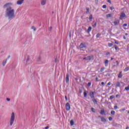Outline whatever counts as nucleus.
I'll use <instances>...</instances> for the list:
<instances>
[{
	"mask_svg": "<svg viewBox=\"0 0 129 129\" xmlns=\"http://www.w3.org/2000/svg\"><path fill=\"white\" fill-rule=\"evenodd\" d=\"M12 5H13V3H9L5 4L4 6V8H8V7H10V6H12Z\"/></svg>",
	"mask_w": 129,
	"mask_h": 129,
	"instance_id": "obj_7",
	"label": "nucleus"
},
{
	"mask_svg": "<svg viewBox=\"0 0 129 129\" xmlns=\"http://www.w3.org/2000/svg\"><path fill=\"white\" fill-rule=\"evenodd\" d=\"M118 77V78H121V77H122V75L119 74Z\"/></svg>",
	"mask_w": 129,
	"mask_h": 129,
	"instance_id": "obj_32",
	"label": "nucleus"
},
{
	"mask_svg": "<svg viewBox=\"0 0 129 129\" xmlns=\"http://www.w3.org/2000/svg\"><path fill=\"white\" fill-rule=\"evenodd\" d=\"M114 109H117V108H118V107H117V106H114Z\"/></svg>",
	"mask_w": 129,
	"mask_h": 129,
	"instance_id": "obj_40",
	"label": "nucleus"
},
{
	"mask_svg": "<svg viewBox=\"0 0 129 129\" xmlns=\"http://www.w3.org/2000/svg\"><path fill=\"white\" fill-rule=\"evenodd\" d=\"M7 64V59L3 60V65L5 66Z\"/></svg>",
	"mask_w": 129,
	"mask_h": 129,
	"instance_id": "obj_19",
	"label": "nucleus"
},
{
	"mask_svg": "<svg viewBox=\"0 0 129 129\" xmlns=\"http://www.w3.org/2000/svg\"><path fill=\"white\" fill-rule=\"evenodd\" d=\"M108 62H109V61H108V60H106L104 61V64H105V67H107V66H108Z\"/></svg>",
	"mask_w": 129,
	"mask_h": 129,
	"instance_id": "obj_13",
	"label": "nucleus"
},
{
	"mask_svg": "<svg viewBox=\"0 0 129 129\" xmlns=\"http://www.w3.org/2000/svg\"><path fill=\"white\" fill-rule=\"evenodd\" d=\"M102 8H103V9H106L107 6H106V5H103V6H102Z\"/></svg>",
	"mask_w": 129,
	"mask_h": 129,
	"instance_id": "obj_36",
	"label": "nucleus"
},
{
	"mask_svg": "<svg viewBox=\"0 0 129 129\" xmlns=\"http://www.w3.org/2000/svg\"><path fill=\"white\" fill-rule=\"evenodd\" d=\"M122 72H120L119 74H121Z\"/></svg>",
	"mask_w": 129,
	"mask_h": 129,
	"instance_id": "obj_58",
	"label": "nucleus"
},
{
	"mask_svg": "<svg viewBox=\"0 0 129 129\" xmlns=\"http://www.w3.org/2000/svg\"><path fill=\"white\" fill-rule=\"evenodd\" d=\"M113 9H114V8H113V7H111L110 10H113Z\"/></svg>",
	"mask_w": 129,
	"mask_h": 129,
	"instance_id": "obj_53",
	"label": "nucleus"
},
{
	"mask_svg": "<svg viewBox=\"0 0 129 129\" xmlns=\"http://www.w3.org/2000/svg\"><path fill=\"white\" fill-rule=\"evenodd\" d=\"M5 17L8 18V20L10 21H12L13 19H15V18H16L15 9L11 7H8L5 11Z\"/></svg>",
	"mask_w": 129,
	"mask_h": 129,
	"instance_id": "obj_1",
	"label": "nucleus"
},
{
	"mask_svg": "<svg viewBox=\"0 0 129 129\" xmlns=\"http://www.w3.org/2000/svg\"><path fill=\"white\" fill-rule=\"evenodd\" d=\"M93 56H87L86 57H84L83 59L84 60H86V61H90L92 59H93Z\"/></svg>",
	"mask_w": 129,
	"mask_h": 129,
	"instance_id": "obj_4",
	"label": "nucleus"
},
{
	"mask_svg": "<svg viewBox=\"0 0 129 129\" xmlns=\"http://www.w3.org/2000/svg\"><path fill=\"white\" fill-rule=\"evenodd\" d=\"M112 17V15L111 14H109L106 15L107 18H111Z\"/></svg>",
	"mask_w": 129,
	"mask_h": 129,
	"instance_id": "obj_17",
	"label": "nucleus"
},
{
	"mask_svg": "<svg viewBox=\"0 0 129 129\" xmlns=\"http://www.w3.org/2000/svg\"><path fill=\"white\" fill-rule=\"evenodd\" d=\"M125 110V108H123L122 110H120V111H124Z\"/></svg>",
	"mask_w": 129,
	"mask_h": 129,
	"instance_id": "obj_47",
	"label": "nucleus"
},
{
	"mask_svg": "<svg viewBox=\"0 0 129 129\" xmlns=\"http://www.w3.org/2000/svg\"><path fill=\"white\" fill-rule=\"evenodd\" d=\"M114 98V96L112 95L110 96V99H113Z\"/></svg>",
	"mask_w": 129,
	"mask_h": 129,
	"instance_id": "obj_34",
	"label": "nucleus"
},
{
	"mask_svg": "<svg viewBox=\"0 0 129 129\" xmlns=\"http://www.w3.org/2000/svg\"><path fill=\"white\" fill-rule=\"evenodd\" d=\"M15 113L12 112V113L11 114L10 120V126H12V125L14 124V122L15 121Z\"/></svg>",
	"mask_w": 129,
	"mask_h": 129,
	"instance_id": "obj_2",
	"label": "nucleus"
},
{
	"mask_svg": "<svg viewBox=\"0 0 129 129\" xmlns=\"http://www.w3.org/2000/svg\"><path fill=\"white\" fill-rule=\"evenodd\" d=\"M116 87H119L120 86V82H117L116 84Z\"/></svg>",
	"mask_w": 129,
	"mask_h": 129,
	"instance_id": "obj_18",
	"label": "nucleus"
},
{
	"mask_svg": "<svg viewBox=\"0 0 129 129\" xmlns=\"http://www.w3.org/2000/svg\"><path fill=\"white\" fill-rule=\"evenodd\" d=\"M7 101H10L11 99L10 98H7Z\"/></svg>",
	"mask_w": 129,
	"mask_h": 129,
	"instance_id": "obj_52",
	"label": "nucleus"
},
{
	"mask_svg": "<svg viewBox=\"0 0 129 129\" xmlns=\"http://www.w3.org/2000/svg\"><path fill=\"white\" fill-rule=\"evenodd\" d=\"M95 93V92H91L89 93V96L91 97V98H94V94Z\"/></svg>",
	"mask_w": 129,
	"mask_h": 129,
	"instance_id": "obj_5",
	"label": "nucleus"
},
{
	"mask_svg": "<svg viewBox=\"0 0 129 129\" xmlns=\"http://www.w3.org/2000/svg\"><path fill=\"white\" fill-rule=\"evenodd\" d=\"M90 11V9H89V8L86 9V14H89Z\"/></svg>",
	"mask_w": 129,
	"mask_h": 129,
	"instance_id": "obj_21",
	"label": "nucleus"
},
{
	"mask_svg": "<svg viewBox=\"0 0 129 129\" xmlns=\"http://www.w3.org/2000/svg\"><path fill=\"white\" fill-rule=\"evenodd\" d=\"M49 31H52V27H50L49 28Z\"/></svg>",
	"mask_w": 129,
	"mask_h": 129,
	"instance_id": "obj_51",
	"label": "nucleus"
},
{
	"mask_svg": "<svg viewBox=\"0 0 129 129\" xmlns=\"http://www.w3.org/2000/svg\"><path fill=\"white\" fill-rule=\"evenodd\" d=\"M114 26H117L118 24H117V21H114V22H113Z\"/></svg>",
	"mask_w": 129,
	"mask_h": 129,
	"instance_id": "obj_27",
	"label": "nucleus"
},
{
	"mask_svg": "<svg viewBox=\"0 0 129 129\" xmlns=\"http://www.w3.org/2000/svg\"><path fill=\"white\" fill-rule=\"evenodd\" d=\"M127 35H128V34H127V33H125V36H127Z\"/></svg>",
	"mask_w": 129,
	"mask_h": 129,
	"instance_id": "obj_56",
	"label": "nucleus"
},
{
	"mask_svg": "<svg viewBox=\"0 0 129 129\" xmlns=\"http://www.w3.org/2000/svg\"><path fill=\"white\" fill-rule=\"evenodd\" d=\"M97 25V23L95 22L94 25H92L93 28H95Z\"/></svg>",
	"mask_w": 129,
	"mask_h": 129,
	"instance_id": "obj_26",
	"label": "nucleus"
},
{
	"mask_svg": "<svg viewBox=\"0 0 129 129\" xmlns=\"http://www.w3.org/2000/svg\"><path fill=\"white\" fill-rule=\"evenodd\" d=\"M118 96H119V95H116V98L118 97Z\"/></svg>",
	"mask_w": 129,
	"mask_h": 129,
	"instance_id": "obj_55",
	"label": "nucleus"
},
{
	"mask_svg": "<svg viewBox=\"0 0 129 129\" xmlns=\"http://www.w3.org/2000/svg\"><path fill=\"white\" fill-rule=\"evenodd\" d=\"M32 57V56H28L27 57V60H26V62L28 63L29 62H30V60H31V57Z\"/></svg>",
	"mask_w": 129,
	"mask_h": 129,
	"instance_id": "obj_14",
	"label": "nucleus"
},
{
	"mask_svg": "<svg viewBox=\"0 0 129 129\" xmlns=\"http://www.w3.org/2000/svg\"><path fill=\"white\" fill-rule=\"evenodd\" d=\"M89 20H90L91 21V20H92L93 19V17H92V15H91L90 16H89Z\"/></svg>",
	"mask_w": 129,
	"mask_h": 129,
	"instance_id": "obj_33",
	"label": "nucleus"
},
{
	"mask_svg": "<svg viewBox=\"0 0 129 129\" xmlns=\"http://www.w3.org/2000/svg\"><path fill=\"white\" fill-rule=\"evenodd\" d=\"M101 85H102L103 86H104V82H102L101 83Z\"/></svg>",
	"mask_w": 129,
	"mask_h": 129,
	"instance_id": "obj_42",
	"label": "nucleus"
},
{
	"mask_svg": "<svg viewBox=\"0 0 129 129\" xmlns=\"http://www.w3.org/2000/svg\"><path fill=\"white\" fill-rule=\"evenodd\" d=\"M108 119H109V120L111 121V120H112V117H109L108 118Z\"/></svg>",
	"mask_w": 129,
	"mask_h": 129,
	"instance_id": "obj_38",
	"label": "nucleus"
},
{
	"mask_svg": "<svg viewBox=\"0 0 129 129\" xmlns=\"http://www.w3.org/2000/svg\"><path fill=\"white\" fill-rule=\"evenodd\" d=\"M91 30H92V27H91V26L89 27L88 28L87 32L90 33V32H91Z\"/></svg>",
	"mask_w": 129,
	"mask_h": 129,
	"instance_id": "obj_15",
	"label": "nucleus"
},
{
	"mask_svg": "<svg viewBox=\"0 0 129 129\" xmlns=\"http://www.w3.org/2000/svg\"><path fill=\"white\" fill-rule=\"evenodd\" d=\"M107 2L109 3V4H111V1L110 0H108Z\"/></svg>",
	"mask_w": 129,
	"mask_h": 129,
	"instance_id": "obj_44",
	"label": "nucleus"
},
{
	"mask_svg": "<svg viewBox=\"0 0 129 129\" xmlns=\"http://www.w3.org/2000/svg\"><path fill=\"white\" fill-rule=\"evenodd\" d=\"M113 67H115V65H114V66H113Z\"/></svg>",
	"mask_w": 129,
	"mask_h": 129,
	"instance_id": "obj_62",
	"label": "nucleus"
},
{
	"mask_svg": "<svg viewBox=\"0 0 129 129\" xmlns=\"http://www.w3.org/2000/svg\"><path fill=\"white\" fill-rule=\"evenodd\" d=\"M8 58H10V56H9Z\"/></svg>",
	"mask_w": 129,
	"mask_h": 129,
	"instance_id": "obj_64",
	"label": "nucleus"
},
{
	"mask_svg": "<svg viewBox=\"0 0 129 129\" xmlns=\"http://www.w3.org/2000/svg\"><path fill=\"white\" fill-rule=\"evenodd\" d=\"M124 40H126V37L125 36H123Z\"/></svg>",
	"mask_w": 129,
	"mask_h": 129,
	"instance_id": "obj_48",
	"label": "nucleus"
},
{
	"mask_svg": "<svg viewBox=\"0 0 129 129\" xmlns=\"http://www.w3.org/2000/svg\"><path fill=\"white\" fill-rule=\"evenodd\" d=\"M70 108H71L70 104L69 103H67L66 104V110L69 111V110H70Z\"/></svg>",
	"mask_w": 129,
	"mask_h": 129,
	"instance_id": "obj_3",
	"label": "nucleus"
},
{
	"mask_svg": "<svg viewBox=\"0 0 129 129\" xmlns=\"http://www.w3.org/2000/svg\"><path fill=\"white\" fill-rule=\"evenodd\" d=\"M98 117H99V118H101V116H98Z\"/></svg>",
	"mask_w": 129,
	"mask_h": 129,
	"instance_id": "obj_57",
	"label": "nucleus"
},
{
	"mask_svg": "<svg viewBox=\"0 0 129 129\" xmlns=\"http://www.w3.org/2000/svg\"><path fill=\"white\" fill-rule=\"evenodd\" d=\"M111 60H113V58H111Z\"/></svg>",
	"mask_w": 129,
	"mask_h": 129,
	"instance_id": "obj_59",
	"label": "nucleus"
},
{
	"mask_svg": "<svg viewBox=\"0 0 129 129\" xmlns=\"http://www.w3.org/2000/svg\"><path fill=\"white\" fill-rule=\"evenodd\" d=\"M88 86H91V83L89 82V83H88Z\"/></svg>",
	"mask_w": 129,
	"mask_h": 129,
	"instance_id": "obj_39",
	"label": "nucleus"
},
{
	"mask_svg": "<svg viewBox=\"0 0 129 129\" xmlns=\"http://www.w3.org/2000/svg\"><path fill=\"white\" fill-rule=\"evenodd\" d=\"M57 61H58V59L57 58V57H56L55 59V62H56Z\"/></svg>",
	"mask_w": 129,
	"mask_h": 129,
	"instance_id": "obj_43",
	"label": "nucleus"
},
{
	"mask_svg": "<svg viewBox=\"0 0 129 129\" xmlns=\"http://www.w3.org/2000/svg\"><path fill=\"white\" fill-rule=\"evenodd\" d=\"M69 74H67V77H66V83H68V82H69Z\"/></svg>",
	"mask_w": 129,
	"mask_h": 129,
	"instance_id": "obj_10",
	"label": "nucleus"
},
{
	"mask_svg": "<svg viewBox=\"0 0 129 129\" xmlns=\"http://www.w3.org/2000/svg\"><path fill=\"white\" fill-rule=\"evenodd\" d=\"M85 43H81L80 45V48H81L82 49H83V48H85Z\"/></svg>",
	"mask_w": 129,
	"mask_h": 129,
	"instance_id": "obj_11",
	"label": "nucleus"
},
{
	"mask_svg": "<svg viewBox=\"0 0 129 129\" xmlns=\"http://www.w3.org/2000/svg\"><path fill=\"white\" fill-rule=\"evenodd\" d=\"M105 69L104 68H101V70H100V72H103V71H104V70Z\"/></svg>",
	"mask_w": 129,
	"mask_h": 129,
	"instance_id": "obj_28",
	"label": "nucleus"
},
{
	"mask_svg": "<svg viewBox=\"0 0 129 129\" xmlns=\"http://www.w3.org/2000/svg\"><path fill=\"white\" fill-rule=\"evenodd\" d=\"M127 26V24L126 23L123 24V27H126Z\"/></svg>",
	"mask_w": 129,
	"mask_h": 129,
	"instance_id": "obj_37",
	"label": "nucleus"
},
{
	"mask_svg": "<svg viewBox=\"0 0 129 129\" xmlns=\"http://www.w3.org/2000/svg\"><path fill=\"white\" fill-rule=\"evenodd\" d=\"M128 70H129V68L128 67H126V68H125V69H124V72H127Z\"/></svg>",
	"mask_w": 129,
	"mask_h": 129,
	"instance_id": "obj_22",
	"label": "nucleus"
},
{
	"mask_svg": "<svg viewBox=\"0 0 129 129\" xmlns=\"http://www.w3.org/2000/svg\"><path fill=\"white\" fill-rule=\"evenodd\" d=\"M108 45L109 47H112V43H109Z\"/></svg>",
	"mask_w": 129,
	"mask_h": 129,
	"instance_id": "obj_35",
	"label": "nucleus"
},
{
	"mask_svg": "<svg viewBox=\"0 0 129 129\" xmlns=\"http://www.w3.org/2000/svg\"><path fill=\"white\" fill-rule=\"evenodd\" d=\"M91 111H92V112H95V109H94V108H93V107H92V108H91Z\"/></svg>",
	"mask_w": 129,
	"mask_h": 129,
	"instance_id": "obj_23",
	"label": "nucleus"
},
{
	"mask_svg": "<svg viewBox=\"0 0 129 129\" xmlns=\"http://www.w3.org/2000/svg\"><path fill=\"white\" fill-rule=\"evenodd\" d=\"M71 125H73L74 124V121H73V120H71L70 121Z\"/></svg>",
	"mask_w": 129,
	"mask_h": 129,
	"instance_id": "obj_24",
	"label": "nucleus"
},
{
	"mask_svg": "<svg viewBox=\"0 0 129 129\" xmlns=\"http://www.w3.org/2000/svg\"><path fill=\"white\" fill-rule=\"evenodd\" d=\"M24 0H18V1H17V5H22V4H23V3H24Z\"/></svg>",
	"mask_w": 129,
	"mask_h": 129,
	"instance_id": "obj_8",
	"label": "nucleus"
},
{
	"mask_svg": "<svg viewBox=\"0 0 129 129\" xmlns=\"http://www.w3.org/2000/svg\"><path fill=\"white\" fill-rule=\"evenodd\" d=\"M96 81H98V78L96 77Z\"/></svg>",
	"mask_w": 129,
	"mask_h": 129,
	"instance_id": "obj_54",
	"label": "nucleus"
},
{
	"mask_svg": "<svg viewBox=\"0 0 129 129\" xmlns=\"http://www.w3.org/2000/svg\"><path fill=\"white\" fill-rule=\"evenodd\" d=\"M84 97H87V93L86 92V91L84 92Z\"/></svg>",
	"mask_w": 129,
	"mask_h": 129,
	"instance_id": "obj_20",
	"label": "nucleus"
},
{
	"mask_svg": "<svg viewBox=\"0 0 129 129\" xmlns=\"http://www.w3.org/2000/svg\"><path fill=\"white\" fill-rule=\"evenodd\" d=\"M114 43H115V44H116V45H118V43L117 41H116V40H115Z\"/></svg>",
	"mask_w": 129,
	"mask_h": 129,
	"instance_id": "obj_41",
	"label": "nucleus"
},
{
	"mask_svg": "<svg viewBox=\"0 0 129 129\" xmlns=\"http://www.w3.org/2000/svg\"><path fill=\"white\" fill-rule=\"evenodd\" d=\"M92 101H93V102H94V104H97V100H96V99H93Z\"/></svg>",
	"mask_w": 129,
	"mask_h": 129,
	"instance_id": "obj_16",
	"label": "nucleus"
},
{
	"mask_svg": "<svg viewBox=\"0 0 129 129\" xmlns=\"http://www.w3.org/2000/svg\"><path fill=\"white\" fill-rule=\"evenodd\" d=\"M101 34H99V33H98L97 35H96V38H99V37H100V35H101Z\"/></svg>",
	"mask_w": 129,
	"mask_h": 129,
	"instance_id": "obj_31",
	"label": "nucleus"
},
{
	"mask_svg": "<svg viewBox=\"0 0 129 129\" xmlns=\"http://www.w3.org/2000/svg\"><path fill=\"white\" fill-rule=\"evenodd\" d=\"M44 129H49V126H47L45 127Z\"/></svg>",
	"mask_w": 129,
	"mask_h": 129,
	"instance_id": "obj_50",
	"label": "nucleus"
},
{
	"mask_svg": "<svg viewBox=\"0 0 129 129\" xmlns=\"http://www.w3.org/2000/svg\"><path fill=\"white\" fill-rule=\"evenodd\" d=\"M108 54H109V53H108V54H107V55H108Z\"/></svg>",
	"mask_w": 129,
	"mask_h": 129,
	"instance_id": "obj_63",
	"label": "nucleus"
},
{
	"mask_svg": "<svg viewBox=\"0 0 129 129\" xmlns=\"http://www.w3.org/2000/svg\"><path fill=\"white\" fill-rule=\"evenodd\" d=\"M115 114V111H113V110H112V111H111V114H112V115H114V114Z\"/></svg>",
	"mask_w": 129,
	"mask_h": 129,
	"instance_id": "obj_29",
	"label": "nucleus"
},
{
	"mask_svg": "<svg viewBox=\"0 0 129 129\" xmlns=\"http://www.w3.org/2000/svg\"><path fill=\"white\" fill-rule=\"evenodd\" d=\"M111 84V83L110 82H109V83H108L107 85L109 86Z\"/></svg>",
	"mask_w": 129,
	"mask_h": 129,
	"instance_id": "obj_49",
	"label": "nucleus"
},
{
	"mask_svg": "<svg viewBox=\"0 0 129 129\" xmlns=\"http://www.w3.org/2000/svg\"><path fill=\"white\" fill-rule=\"evenodd\" d=\"M31 29H32V30H33V31H34L36 30V27H34V26H32V27H31Z\"/></svg>",
	"mask_w": 129,
	"mask_h": 129,
	"instance_id": "obj_30",
	"label": "nucleus"
},
{
	"mask_svg": "<svg viewBox=\"0 0 129 129\" xmlns=\"http://www.w3.org/2000/svg\"><path fill=\"white\" fill-rule=\"evenodd\" d=\"M65 99H66V101H67V100H68V98H67V96H65Z\"/></svg>",
	"mask_w": 129,
	"mask_h": 129,
	"instance_id": "obj_46",
	"label": "nucleus"
},
{
	"mask_svg": "<svg viewBox=\"0 0 129 129\" xmlns=\"http://www.w3.org/2000/svg\"><path fill=\"white\" fill-rule=\"evenodd\" d=\"M101 121H102V122H106V119H105L104 117H101Z\"/></svg>",
	"mask_w": 129,
	"mask_h": 129,
	"instance_id": "obj_12",
	"label": "nucleus"
},
{
	"mask_svg": "<svg viewBox=\"0 0 129 129\" xmlns=\"http://www.w3.org/2000/svg\"><path fill=\"white\" fill-rule=\"evenodd\" d=\"M100 114H102V115L104 114V110H101Z\"/></svg>",
	"mask_w": 129,
	"mask_h": 129,
	"instance_id": "obj_25",
	"label": "nucleus"
},
{
	"mask_svg": "<svg viewBox=\"0 0 129 129\" xmlns=\"http://www.w3.org/2000/svg\"><path fill=\"white\" fill-rule=\"evenodd\" d=\"M46 3H47L46 0H42L41 2V6H45L46 5Z\"/></svg>",
	"mask_w": 129,
	"mask_h": 129,
	"instance_id": "obj_9",
	"label": "nucleus"
},
{
	"mask_svg": "<svg viewBox=\"0 0 129 129\" xmlns=\"http://www.w3.org/2000/svg\"><path fill=\"white\" fill-rule=\"evenodd\" d=\"M115 49L118 50V48L117 47V46H115Z\"/></svg>",
	"mask_w": 129,
	"mask_h": 129,
	"instance_id": "obj_45",
	"label": "nucleus"
},
{
	"mask_svg": "<svg viewBox=\"0 0 129 129\" xmlns=\"http://www.w3.org/2000/svg\"><path fill=\"white\" fill-rule=\"evenodd\" d=\"M125 14L123 13H122L120 16L119 19L122 20L123 18H125Z\"/></svg>",
	"mask_w": 129,
	"mask_h": 129,
	"instance_id": "obj_6",
	"label": "nucleus"
},
{
	"mask_svg": "<svg viewBox=\"0 0 129 129\" xmlns=\"http://www.w3.org/2000/svg\"><path fill=\"white\" fill-rule=\"evenodd\" d=\"M96 1V2H98V0H95Z\"/></svg>",
	"mask_w": 129,
	"mask_h": 129,
	"instance_id": "obj_61",
	"label": "nucleus"
},
{
	"mask_svg": "<svg viewBox=\"0 0 129 129\" xmlns=\"http://www.w3.org/2000/svg\"><path fill=\"white\" fill-rule=\"evenodd\" d=\"M126 129H129V127H127Z\"/></svg>",
	"mask_w": 129,
	"mask_h": 129,
	"instance_id": "obj_60",
	"label": "nucleus"
}]
</instances>
